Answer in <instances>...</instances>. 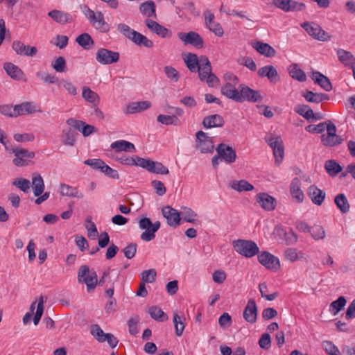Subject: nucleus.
<instances>
[{
    "instance_id": "f257e3e1",
    "label": "nucleus",
    "mask_w": 355,
    "mask_h": 355,
    "mask_svg": "<svg viewBox=\"0 0 355 355\" xmlns=\"http://www.w3.org/2000/svg\"><path fill=\"white\" fill-rule=\"evenodd\" d=\"M232 247L239 254L248 259L254 257L259 253V248L252 240H234L232 241Z\"/></svg>"
},
{
    "instance_id": "f03ea898",
    "label": "nucleus",
    "mask_w": 355,
    "mask_h": 355,
    "mask_svg": "<svg viewBox=\"0 0 355 355\" xmlns=\"http://www.w3.org/2000/svg\"><path fill=\"white\" fill-rule=\"evenodd\" d=\"M83 12L95 29L103 33L110 31V26L105 21L104 15L101 11L95 12L87 6H85L83 9Z\"/></svg>"
},
{
    "instance_id": "7ed1b4c3",
    "label": "nucleus",
    "mask_w": 355,
    "mask_h": 355,
    "mask_svg": "<svg viewBox=\"0 0 355 355\" xmlns=\"http://www.w3.org/2000/svg\"><path fill=\"white\" fill-rule=\"evenodd\" d=\"M201 81H205L209 87H214L218 83V78L211 71V66L209 59L201 56V64L197 69Z\"/></svg>"
},
{
    "instance_id": "20e7f679",
    "label": "nucleus",
    "mask_w": 355,
    "mask_h": 355,
    "mask_svg": "<svg viewBox=\"0 0 355 355\" xmlns=\"http://www.w3.org/2000/svg\"><path fill=\"white\" fill-rule=\"evenodd\" d=\"M139 229L144 230L140 238L142 241L148 242L155 238V232L160 228V222L153 223L149 218L143 217L138 221Z\"/></svg>"
},
{
    "instance_id": "39448f33",
    "label": "nucleus",
    "mask_w": 355,
    "mask_h": 355,
    "mask_svg": "<svg viewBox=\"0 0 355 355\" xmlns=\"http://www.w3.org/2000/svg\"><path fill=\"white\" fill-rule=\"evenodd\" d=\"M78 280L79 282L85 283L88 292L93 291L98 284L96 272L90 270L86 265L81 266L78 272Z\"/></svg>"
},
{
    "instance_id": "423d86ee",
    "label": "nucleus",
    "mask_w": 355,
    "mask_h": 355,
    "mask_svg": "<svg viewBox=\"0 0 355 355\" xmlns=\"http://www.w3.org/2000/svg\"><path fill=\"white\" fill-rule=\"evenodd\" d=\"M224 80L225 84L221 87V93L227 98L235 101L239 90L236 88L239 83L238 78L232 73H227L224 75Z\"/></svg>"
},
{
    "instance_id": "0eeeda50",
    "label": "nucleus",
    "mask_w": 355,
    "mask_h": 355,
    "mask_svg": "<svg viewBox=\"0 0 355 355\" xmlns=\"http://www.w3.org/2000/svg\"><path fill=\"white\" fill-rule=\"evenodd\" d=\"M265 141L272 150L275 164L279 165L282 162L284 156V147L281 137L271 135L266 136Z\"/></svg>"
},
{
    "instance_id": "6e6552de",
    "label": "nucleus",
    "mask_w": 355,
    "mask_h": 355,
    "mask_svg": "<svg viewBox=\"0 0 355 355\" xmlns=\"http://www.w3.org/2000/svg\"><path fill=\"white\" fill-rule=\"evenodd\" d=\"M6 150L15 155L13 164L17 166H24L28 164L31 159L35 157L33 152L24 148L6 147Z\"/></svg>"
},
{
    "instance_id": "1a4fd4ad",
    "label": "nucleus",
    "mask_w": 355,
    "mask_h": 355,
    "mask_svg": "<svg viewBox=\"0 0 355 355\" xmlns=\"http://www.w3.org/2000/svg\"><path fill=\"white\" fill-rule=\"evenodd\" d=\"M92 335L100 343L107 342L112 348L118 345V339L110 333H105L98 324H94L91 327Z\"/></svg>"
},
{
    "instance_id": "9d476101",
    "label": "nucleus",
    "mask_w": 355,
    "mask_h": 355,
    "mask_svg": "<svg viewBox=\"0 0 355 355\" xmlns=\"http://www.w3.org/2000/svg\"><path fill=\"white\" fill-rule=\"evenodd\" d=\"M262 99L260 93L258 91L250 89L248 86L240 85L239 90L235 101L243 102L248 101L250 102H258Z\"/></svg>"
},
{
    "instance_id": "9b49d317",
    "label": "nucleus",
    "mask_w": 355,
    "mask_h": 355,
    "mask_svg": "<svg viewBox=\"0 0 355 355\" xmlns=\"http://www.w3.org/2000/svg\"><path fill=\"white\" fill-rule=\"evenodd\" d=\"M120 55L118 52L112 51L105 48L99 49L96 53V60L101 64L107 65L119 61Z\"/></svg>"
},
{
    "instance_id": "f8f14e48",
    "label": "nucleus",
    "mask_w": 355,
    "mask_h": 355,
    "mask_svg": "<svg viewBox=\"0 0 355 355\" xmlns=\"http://www.w3.org/2000/svg\"><path fill=\"white\" fill-rule=\"evenodd\" d=\"M321 141L325 146L332 147L340 144L343 139L336 135V127L334 124H330L326 134L320 136Z\"/></svg>"
},
{
    "instance_id": "ddd939ff",
    "label": "nucleus",
    "mask_w": 355,
    "mask_h": 355,
    "mask_svg": "<svg viewBox=\"0 0 355 355\" xmlns=\"http://www.w3.org/2000/svg\"><path fill=\"white\" fill-rule=\"evenodd\" d=\"M139 164L140 167L153 173L167 175L169 173L168 168L161 162L151 159L143 158L142 160H139Z\"/></svg>"
},
{
    "instance_id": "4468645a",
    "label": "nucleus",
    "mask_w": 355,
    "mask_h": 355,
    "mask_svg": "<svg viewBox=\"0 0 355 355\" xmlns=\"http://www.w3.org/2000/svg\"><path fill=\"white\" fill-rule=\"evenodd\" d=\"M257 255L259 262L267 269L276 271L280 268L279 259L271 253L263 251Z\"/></svg>"
},
{
    "instance_id": "2eb2a0df",
    "label": "nucleus",
    "mask_w": 355,
    "mask_h": 355,
    "mask_svg": "<svg viewBox=\"0 0 355 355\" xmlns=\"http://www.w3.org/2000/svg\"><path fill=\"white\" fill-rule=\"evenodd\" d=\"M196 147L202 153H212L214 149L212 138L202 131L197 132Z\"/></svg>"
},
{
    "instance_id": "dca6fc26",
    "label": "nucleus",
    "mask_w": 355,
    "mask_h": 355,
    "mask_svg": "<svg viewBox=\"0 0 355 355\" xmlns=\"http://www.w3.org/2000/svg\"><path fill=\"white\" fill-rule=\"evenodd\" d=\"M178 37L185 45L191 44L197 49L203 47L204 40L202 37L196 32H180L178 33Z\"/></svg>"
},
{
    "instance_id": "f3484780",
    "label": "nucleus",
    "mask_w": 355,
    "mask_h": 355,
    "mask_svg": "<svg viewBox=\"0 0 355 355\" xmlns=\"http://www.w3.org/2000/svg\"><path fill=\"white\" fill-rule=\"evenodd\" d=\"M217 154L227 164H232L235 162L236 154L235 150L230 146L220 144L216 148Z\"/></svg>"
},
{
    "instance_id": "a211bd4d",
    "label": "nucleus",
    "mask_w": 355,
    "mask_h": 355,
    "mask_svg": "<svg viewBox=\"0 0 355 355\" xmlns=\"http://www.w3.org/2000/svg\"><path fill=\"white\" fill-rule=\"evenodd\" d=\"M145 24L151 32L157 34L162 38H169L172 36V32L169 29L160 25L151 19H146L145 20Z\"/></svg>"
},
{
    "instance_id": "6ab92c4d",
    "label": "nucleus",
    "mask_w": 355,
    "mask_h": 355,
    "mask_svg": "<svg viewBox=\"0 0 355 355\" xmlns=\"http://www.w3.org/2000/svg\"><path fill=\"white\" fill-rule=\"evenodd\" d=\"M257 313L258 310L255 300L250 299L243 313L244 320L249 323L253 324L257 321Z\"/></svg>"
},
{
    "instance_id": "aec40b11",
    "label": "nucleus",
    "mask_w": 355,
    "mask_h": 355,
    "mask_svg": "<svg viewBox=\"0 0 355 355\" xmlns=\"http://www.w3.org/2000/svg\"><path fill=\"white\" fill-rule=\"evenodd\" d=\"M67 123L80 132L84 137H88L95 131V128L93 125L86 124L83 121L74 119L73 118L68 119Z\"/></svg>"
},
{
    "instance_id": "412c9836",
    "label": "nucleus",
    "mask_w": 355,
    "mask_h": 355,
    "mask_svg": "<svg viewBox=\"0 0 355 355\" xmlns=\"http://www.w3.org/2000/svg\"><path fill=\"white\" fill-rule=\"evenodd\" d=\"M273 4L278 8L285 12L301 10L304 8V4L292 0H272Z\"/></svg>"
},
{
    "instance_id": "4be33fe9",
    "label": "nucleus",
    "mask_w": 355,
    "mask_h": 355,
    "mask_svg": "<svg viewBox=\"0 0 355 355\" xmlns=\"http://www.w3.org/2000/svg\"><path fill=\"white\" fill-rule=\"evenodd\" d=\"M162 214L166 219L168 225L177 227L180 225V213L175 209L169 206L165 207L162 209Z\"/></svg>"
},
{
    "instance_id": "5701e85b",
    "label": "nucleus",
    "mask_w": 355,
    "mask_h": 355,
    "mask_svg": "<svg viewBox=\"0 0 355 355\" xmlns=\"http://www.w3.org/2000/svg\"><path fill=\"white\" fill-rule=\"evenodd\" d=\"M256 201L264 210L272 211L275 208V199L266 193H258Z\"/></svg>"
},
{
    "instance_id": "b1692460",
    "label": "nucleus",
    "mask_w": 355,
    "mask_h": 355,
    "mask_svg": "<svg viewBox=\"0 0 355 355\" xmlns=\"http://www.w3.org/2000/svg\"><path fill=\"white\" fill-rule=\"evenodd\" d=\"M312 81L326 92L332 89V85L329 78L319 71H312Z\"/></svg>"
},
{
    "instance_id": "393cba45",
    "label": "nucleus",
    "mask_w": 355,
    "mask_h": 355,
    "mask_svg": "<svg viewBox=\"0 0 355 355\" xmlns=\"http://www.w3.org/2000/svg\"><path fill=\"white\" fill-rule=\"evenodd\" d=\"M151 107V103L147 101L132 102L128 104L124 110L126 114H135L143 112Z\"/></svg>"
},
{
    "instance_id": "a878e982",
    "label": "nucleus",
    "mask_w": 355,
    "mask_h": 355,
    "mask_svg": "<svg viewBox=\"0 0 355 355\" xmlns=\"http://www.w3.org/2000/svg\"><path fill=\"white\" fill-rule=\"evenodd\" d=\"M12 46L13 50L19 55L33 56L37 51L36 47L26 46L20 41H14Z\"/></svg>"
},
{
    "instance_id": "bb28decb",
    "label": "nucleus",
    "mask_w": 355,
    "mask_h": 355,
    "mask_svg": "<svg viewBox=\"0 0 355 355\" xmlns=\"http://www.w3.org/2000/svg\"><path fill=\"white\" fill-rule=\"evenodd\" d=\"M259 77H267L271 83H277L279 78L277 69L272 65H266L258 70Z\"/></svg>"
},
{
    "instance_id": "cd10ccee",
    "label": "nucleus",
    "mask_w": 355,
    "mask_h": 355,
    "mask_svg": "<svg viewBox=\"0 0 355 355\" xmlns=\"http://www.w3.org/2000/svg\"><path fill=\"white\" fill-rule=\"evenodd\" d=\"M252 46L258 53L268 58L273 57L276 54L275 49L267 43L257 41L252 43Z\"/></svg>"
},
{
    "instance_id": "c85d7f7f",
    "label": "nucleus",
    "mask_w": 355,
    "mask_h": 355,
    "mask_svg": "<svg viewBox=\"0 0 355 355\" xmlns=\"http://www.w3.org/2000/svg\"><path fill=\"white\" fill-rule=\"evenodd\" d=\"M37 111L35 104L33 102H26L15 105V117L33 114Z\"/></svg>"
},
{
    "instance_id": "c756f323",
    "label": "nucleus",
    "mask_w": 355,
    "mask_h": 355,
    "mask_svg": "<svg viewBox=\"0 0 355 355\" xmlns=\"http://www.w3.org/2000/svg\"><path fill=\"white\" fill-rule=\"evenodd\" d=\"M60 193L63 196H67L70 198H77L82 199L84 195L80 192L77 187L70 186L67 184H60Z\"/></svg>"
},
{
    "instance_id": "7c9ffc66",
    "label": "nucleus",
    "mask_w": 355,
    "mask_h": 355,
    "mask_svg": "<svg viewBox=\"0 0 355 355\" xmlns=\"http://www.w3.org/2000/svg\"><path fill=\"white\" fill-rule=\"evenodd\" d=\"M224 123L223 118L217 114L205 116L202 121L203 125L206 128L222 127Z\"/></svg>"
},
{
    "instance_id": "2f4dec72",
    "label": "nucleus",
    "mask_w": 355,
    "mask_h": 355,
    "mask_svg": "<svg viewBox=\"0 0 355 355\" xmlns=\"http://www.w3.org/2000/svg\"><path fill=\"white\" fill-rule=\"evenodd\" d=\"M112 149L116 152H134L135 150V145L125 140H117L112 142L110 145Z\"/></svg>"
},
{
    "instance_id": "473e14b6",
    "label": "nucleus",
    "mask_w": 355,
    "mask_h": 355,
    "mask_svg": "<svg viewBox=\"0 0 355 355\" xmlns=\"http://www.w3.org/2000/svg\"><path fill=\"white\" fill-rule=\"evenodd\" d=\"M139 10L147 19L157 18L155 4L151 0L142 3L139 6Z\"/></svg>"
},
{
    "instance_id": "72a5a7b5",
    "label": "nucleus",
    "mask_w": 355,
    "mask_h": 355,
    "mask_svg": "<svg viewBox=\"0 0 355 355\" xmlns=\"http://www.w3.org/2000/svg\"><path fill=\"white\" fill-rule=\"evenodd\" d=\"M3 69L12 78L17 80L23 79V71L14 64L11 62H6L3 65Z\"/></svg>"
},
{
    "instance_id": "f704fd0d",
    "label": "nucleus",
    "mask_w": 355,
    "mask_h": 355,
    "mask_svg": "<svg viewBox=\"0 0 355 355\" xmlns=\"http://www.w3.org/2000/svg\"><path fill=\"white\" fill-rule=\"evenodd\" d=\"M336 53L339 61L344 65L351 67L355 63V58L349 51L338 49Z\"/></svg>"
},
{
    "instance_id": "c9c22d12",
    "label": "nucleus",
    "mask_w": 355,
    "mask_h": 355,
    "mask_svg": "<svg viewBox=\"0 0 355 355\" xmlns=\"http://www.w3.org/2000/svg\"><path fill=\"white\" fill-rule=\"evenodd\" d=\"M32 187L35 196H39L44 192V182L42 177L37 173H34L32 177Z\"/></svg>"
},
{
    "instance_id": "e433bc0d",
    "label": "nucleus",
    "mask_w": 355,
    "mask_h": 355,
    "mask_svg": "<svg viewBox=\"0 0 355 355\" xmlns=\"http://www.w3.org/2000/svg\"><path fill=\"white\" fill-rule=\"evenodd\" d=\"M173 323L175 329V334L177 336H181L185 328V316L183 313L178 314L177 312L173 313Z\"/></svg>"
},
{
    "instance_id": "4c0bfd02",
    "label": "nucleus",
    "mask_w": 355,
    "mask_h": 355,
    "mask_svg": "<svg viewBox=\"0 0 355 355\" xmlns=\"http://www.w3.org/2000/svg\"><path fill=\"white\" fill-rule=\"evenodd\" d=\"M184 60L187 68L191 72L197 71L198 66L201 64V56L198 58L197 55L191 53H188Z\"/></svg>"
},
{
    "instance_id": "58836bf2",
    "label": "nucleus",
    "mask_w": 355,
    "mask_h": 355,
    "mask_svg": "<svg viewBox=\"0 0 355 355\" xmlns=\"http://www.w3.org/2000/svg\"><path fill=\"white\" fill-rule=\"evenodd\" d=\"M331 37V35L319 25L312 24V38L321 42H327L330 40Z\"/></svg>"
},
{
    "instance_id": "ea45409f",
    "label": "nucleus",
    "mask_w": 355,
    "mask_h": 355,
    "mask_svg": "<svg viewBox=\"0 0 355 355\" xmlns=\"http://www.w3.org/2000/svg\"><path fill=\"white\" fill-rule=\"evenodd\" d=\"M48 15L55 21L59 24H67L70 22L71 20V17L69 14L58 10H51L49 12Z\"/></svg>"
},
{
    "instance_id": "a19ab883",
    "label": "nucleus",
    "mask_w": 355,
    "mask_h": 355,
    "mask_svg": "<svg viewBox=\"0 0 355 355\" xmlns=\"http://www.w3.org/2000/svg\"><path fill=\"white\" fill-rule=\"evenodd\" d=\"M71 128L65 129L62 132V143L66 146H73L76 141L78 133Z\"/></svg>"
},
{
    "instance_id": "79ce46f5",
    "label": "nucleus",
    "mask_w": 355,
    "mask_h": 355,
    "mask_svg": "<svg viewBox=\"0 0 355 355\" xmlns=\"http://www.w3.org/2000/svg\"><path fill=\"white\" fill-rule=\"evenodd\" d=\"M231 187L238 192L249 191L254 189V186L245 180L232 181Z\"/></svg>"
},
{
    "instance_id": "37998d69",
    "label": "nucleus",
    "mask_w": 355,
    "mask_h": 355,
    "mask_svg": "<svg viewBox=\"0 0 355 355\" xmlns=\"http://www.w3.org/2000/svg\"><path fill=\"white\" fill-rule=\"evenodd\" d=\"M291 192L292 196L298 202H302L304 198V194L300 189V180L298 178H294L291 184Z\"/></svg>"
},
{
    "instance_id": "c03bdc74",
    "label": "nucleus",
    "mask_w": 355,
    "mask_h": 355,
    "mask_svg": "<svg viewBox=\"0 0 355 355\" xmlns=\"http://www.w3.org/2000/svg\"><path fill=\"white\" fill-rule=\"evenodd\" d=\"M334 202L342 213L345 214L349 211L350 205L345 194L337 195L335 197Z\"/></svg>"
},
{
    "instance_id": "a18cd8bd",
    "label": "nucleus",
    "mask_w": 355,
    "mask_h": 355,
    "mask_svg": "<svg viewBox=\"0 0 355 355\" xmlns=\"http://www.w3.org/2000/svg\"><path fill=\"white\" fill-rule=\"evenodd\" d=\"M324 168L330 176H336L342 171V166L335 160L329 159L324 164Z\"/></svg>"
},
{
    "instance_id": "49530a36",
    "label": "nucleus",
    "mask_w": 355,
    "mask_h": 355,
    "mask_svg": "<svg viewBox=\"0 0 355 355\" xmlns=\"http://www.w3.org/2000/svg\"><path fill=\"white\" fill-rule=\"evenodd\" d=\"M346 303L345 297L340 296L336 300L330 304L329 312L334 315H337L345 307Z\"/></svg>"
},
{
    "instance_id": "de8ad7c7",
    "label": "nucleus",
    "mask_w": 355,
    "mask_h": 355,
    "mask_svg": "<svg viewBox=\"0 0 355 355\" xmlns=\"http://www.w3.org/2000/svg\"><path fill=\"white\" fill-rule=\"evenodd\" d=\"M82 96L85 101L93 103L94 105H96L99 102V96L98 94L92 91L88 87H83Z\"/></svg>"
},
{
    "instance_id": "09e8293b",
    "label": "nucleus",
    "mask_w": 355,
    "mask_h": 355,
    "mask_svg": "<svg viewBox=\"0 0 355 355\" xmlns=\"http://www.w3.org/2000/svg\"><path fill=\"white\" fill-rule=\"evenodd\" d=\"M76 42L83 49H89L94 44V40L91 35L88 33H83L78 36Z\"/></svg>"
},
{
    "instance_id": "8fccbe9b",
    "label": "nucleus",
    "mask_w": 355,
    "mask_h": 355,
    "mask_svg": "<svg viewBox=\"0 0 355 355\" xmlns=\"http://www.w3.org/2000/svg\"><path fill=\"white\" fill-rule=\"evenodd\" d=\"M180 214L182 215L183 220L186 222L195 223V222L196 221L198 215L191 208L182 207V211Z\"/></svg>"
},
{
    "instance_id": "3c124183",
    "label": "nucleus",
    "mask_w": 355,
    "mask_h": 355,
    "mask_svg": "<svg viewBox=\"0 0 355 355\" xmlns=\"http://www.w3.org/2000/svg\"><path fill=\"white\" fill-rule=\"evenodd\" d=\"M157 121L162 124L169 125H178L179 124V119L175 115H165L159 114L157 116Z\"/></svg>"
},
{
    "instance_id": "603ef678",
    "label": "nucleus",
    "mask_w": 355,
    "mask_h": 355,
    "mask_svg": "<svg viewBox=\"0 0 355 355\" xmlns=\"http://www.w3.org/2000/svg\"><path fill=\"white\" fill-rule=\"evenodd\" d=\"M148 313L152 318L155 320L163 322L167 320V316L164 312L159 307L153 306L148 310Z\"/></svg>"
},
{
    "instance_id": "864d4df0",
    "label": "nucleus",
    "mask_w": 355,
    "mask_h": 355,
    "mask_svg": "<svg viewBox=\"0 0 355 355\" xmlns=\"http://www.w3.org/2000/svg\"><path fill=\"white\" fill-rule=\"evenodd\" d=\"M143 158L135 156L134 157H129L127 155H121L120 157L117 159V160L122 164H125L127 166H139V160H142Z\"/></svg>"
},
{
    "instance_id": "5fc2aeb1",
    "label": "nucleus",
    "mask_w": 355,
    "mask_h": 355,
    "mask_svg": "<svg viewBox=\"0 0 355 355\" xmlns=\"http://www.w3.org/2000/svg\"><path fill=\"white\" fill-rule=\"evenodd\" d=\"M289 74L291 76L297 80L298 81H304L306 80V75L304 71L298 68L297 64H293L290 67Z\"/></svg>"
},
{
    "instance_id": "6e6d98bb",
    "label": "nucleus",
    "mask_w": 355,
    "mask_h": 355,
    "mask_svg": "<svg viewBox=\"0 0 355 355\" xmlns=\"http://www.w3.org/2000/svg\"><path fill=\"white\" fill-rule=\"evenodd\" d=\"M58 86L64 88L69 94L76 96L77 94V89L75 85L70 81L61 79L58 81Z\"/></svg>"
},
{
    "instance_id": "4d7b16f0",
    "label": "nucleus",
    "mask_w": 355,
    "mask_h": 355,
    "mask_svg": "<svg viewBox=\"0 0 355 355\" xmlns=\"http://www.w3.org/2000/svg\"><path fill=\"white\" fill-rule=\"evenodd\" d=\"M326 197V193L322 190L315 187L312 191V202L317 205H321Z\"/></svg>"
},
{
    "instance_id": "13d9d810",
    "label": "nucleus",
    "mask_w": 355,
    "mask_h": 355,
    "mask_svg": "<svg viewBox=\"0 0 355 355\" xmlns=\"http://www.w3.org/2000/svg\"><path fill=\"white\" fill-rule=\"evenodd\" d=\"M157 272L155 269L144 270L140 274V277L144 283H153L155 281Z\"/></svg>"
},
{
    "instance_id": "bf43d9fd",
    "label": "nucleus",
    "mask_w": 355,
    "mask_h": 355,
    "mask_svg": "<svg viewBox=\"0 0 355 355\" xmlns=\"http://www.w3.org/2000/svg\"><path fill=\"white\" fill-rule=\"evenodd\" d=\"M87 224L85 228L87 231L88 237L91 239H95L98 234L96 225L92 221V218L88 216L86 219Z\"/></svg>"
},
{
    "instance_id": "052dcab7",
    "label": "nucleus",
    "mask_w": 355,
    "mask_h": 355,
    "mask_svg": "<svg viewBox=\"0 0 355 355\" xmlns=\"http://www.w3.org/2000/svg\"><path fill=\"white\" fill-rule=\"evenodd\" d=\"M294 110L296 113L303 116L307 121L311 119V108L308 105L301 104L297 105L295 107Z\"/></svg>"
},
{
    "instance_id": "680f3d73",
    "label": "nucleus",
    "mask_w": 355,
    "mask_h": 355,
    "mask_svg": "<svg viewBox=\"0 0 355 355\" xmlns=\"http://www.w3.org/2000/svg\"><path fill=\"white\" fill-rule=\"evenodd\" d=\"M259 289L261 293V297L268 301H272L278 296L277 292H274L269 295L267 294L268 287L266 283L259 284Z\"/></svg>"
},
{
    "instance_id": "e2e57ef3",
    "label": "nucleus",
    "mask_w": 355,
    "mask_h": 355,
    "mask_svg": "<svg viewBox=\"0 0 355 355\" xmlns=\"http://www.w3.org/2000/svg\"><path fill=\"white\" fill-rule=\"evenodd\" d=\"M322 347L328 355H341L338 348L331 341H324Z\"/></svg>"
},
{
    "instance_id": "0e129e2a",
    "label": "nucleus",
    "mask_w": 355,
    "mask_h": 355,
    "mask_svg": "<svg viewBox=\"0 0 355 355\" xmlns=\"http://www.w3.org/2000/svg\"><path fill=\"white\" fill-rule=\"evenodd\" d=\"M51 67L55 71H57L58 73H62L65 71L66 60L63 57L60 56V57L57 58L51 63Z\"/></svg>"
},
{
    "instance_id": "69168bd1",
    "label": "nucleus",
    "mask_w": 355,
    "mask_h": 355,
    "mask_svg": "<svg viewBox=\"0 0 355 355\" xmlns=\"http://www.w3.org/2000/svg\"><path fill=\"white\" fill-rule=\"evenodd\" d=\"M44 312V298L41 296L37 304L36 312L33 318L35 325H37Z\"/></svg>"
},
{
    "instance_id": "338daca9",
    "label": "nucleus",
    "mask_w": 355,
    "mask_h": 355,
    "mask_svg": "<svg viewBox=\"0 0 355 355\" xmlns=\"http://www.w3.org/2000/svg\"><path fill=\"white\" fill-rule=\"evenodd\" d=\"M164 71L170 80L178 82L179 80L180 75L178 71L173 67L166 66L164 69Z\"/></svg>"
},
{
    "instance_id": "774afa93",
    "label": "nucleus",
    "mask_w": 355,
    "mask_h": 355,
    "mask_svg": "<svg viewBox=\"0 0 355 355\" xmlns=\"http://www.w3.org/2000/svg\"><path fill=\"white\" fill-rule=\"evenodd\" d=\"M30 181L24 178H17L15 180L12 184L24 192H28L30 189Z\"/></svg>"
}]
</instances>
